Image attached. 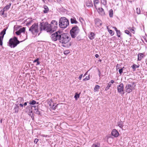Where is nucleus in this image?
Listing matches in <instances>:
<instances>
[{"label": "nucleus", "mask_w": 147, "mask_h": 147, "mask_svg": "<svg viewBox=\"0 0 147 147\" xmlns=\"http://www.w3.org/2000/svg\"><path fill=\"white\" fill-rule=\"evenodd\" d=\"M124 68V67H123L121 69H119V74L120 75L121 74L123 73V69Z\"/></svg>", "instance_id": "35"}, {"label": "nucleus", "mask_w": 147, "mask_h": 147, "mask_svg": "<svg viewBox=\"0 0 147 147\" xmlns=\"http://www.w3.org/2000/svg\"><path fill=\"white\" fill-rule=\"evenodd\" d=\"M38 140L36 138L34 140V143L36 144L37 143V142H38Z\"/></svg>", "instance_id": "44"}, {"label": "nucleus", "mask_w": 147, "mask_h": 147, "mask_svg": "<svg viewBox=\"0 0 147 147\" xmlns=\"http://www.w3.org/2000/svg\"><path fill=\"white\" fill-rule=\"evenodd\" d=\"M33 115V113L32 111H31L30 112H29V115L31 116L32 115Z\"/></svg>", "instance_id": "45"}, {"label": "nucleus", "mask_w": 147, "mask_h": 147, "mask_svg": "<svg viewBox=\"0 0 147 147\" xmlns=\"http://www.w3.org/2000/svg\"><path fill=\"white\" fill-rule=\"evenodd\" d=\"M99 3L98 0H94V3L95 7H96V5Z\"/></svg>", "instance_id": "33"}, {"label": "nucleus", "mask_w": 147, "mask_h": 147, "mask_svg": "<svg viewBox=\"0 0 147 147\" xmlns=\"http://www.w3.org/2000/svg\"><path fill=\"white\" fill-rule=\"evenodd\" d=\"M29 104L34 105L36 103V102L34 100H30L29 102Z\"/></svg>", "instance_id": "29"}, {"label": "nucleus", "mask_w": 147, "mask_h": 147, "mask_svg": "<svg viewBox=\"0 0 147 147\" xmlns=\"http://www.w3.org/2000/svg\"><path fill=\"white\" fill-rule=\"evenodd\" d=\"M117 34V36L118 37H120V34H121V32L120 30H117L116 32Z\"/></svg>", "instance_id": "36"}, {"label": "nucleus", "mask_w": 147, "mask_h": 147, "mask_svg": "<svg viewBox=\"0 0 147 147\" xmlns=\"http://www.w3.org/2000/svg\"><path fill=\"white\" fill-rule=\"evenodd\" d=\"M60 1V0H57V1Z\"/></svg>", "instance_id": "62"}, {"label": "nucleus", "mask_w": 147, "mask_h": 147, "mask_svg": "<svg viewBox=\"0 0 147 147\" xmlns=\"http://www.w3.org/2000/svg\"><path fill=\"white\" fill-rule=\"evenodd\" d=\"M27 103H29V102H25L24 103L23 105V106L24 107L27 105Z\"/></svg>", "instance_id": "47"}, {"label": "nucleus", "mask_w": 147, "mask_h": 147, "mask_svg": "<svg viewBox=\"0 0 147 147\" xmlns=\"http://www.w3.org/2000/svg\"><path fill=\"white\" fill-rule=\"evenodd\" d=\"M103 3L104 5H105L106 4V1H105V0H104Z\"/></svg>", "instance_id": "52"}, {"label": "nucleus", "mask_w": 147, "mask_h": 147, "mask_svg": "<svg viewBox=\"0 0 147 147\" xmlns=\"http://www.w3.org/2000/svg\"><path fill=\"white\" fill-rule=\"evenodd\" d=\"M29 31L33 34L38 33V24L37 23L33 24L29 28Z\"/></svg>", "instance_id": "7"}, {"label": "nucleus", "mask_w": 147, "mask_h": 147, "mask_svg": "<svg viewBox=\"0 0 147 147\" xmlns=\"http://www.w3.org/2000/svg\"><path fill=\"white\" fill-rule=\"evenodd\" d=\"M38 104V102H37V104Z\"/></svg>", "instance_id": "64"}, {"label": "nucleus", "mask_w": 147, "mask_h": 147, "mask_svg": "<svg viewBox=\"0 0 147 147\" xmlns=\"http://www.w3.org/2000/svg\"><path fill=\"white\" fill-rule=\"evenodd\" d=\"M136 12L137 13L139 14L140 13L141 11L140 8H136Z\"/></svg>", "instance_id": "40"}, {"label": "nucleus", "mask_w": 147, "mask_h": 147, "mask_svg": "<svg viewBox=\"0 0 147 147\" xmlns=\"http://www.w3.org/2000/svg\"><path fill=\"white\" fill-rule=\"evenodd\" d=\"M67 33H61L60 38H59V42L62 43L66 44L71 39L70 37L69 36Z\"/></svg>", "instance_id": "2"}, {"label": "nucleus", "mask_w": 147, "mask_h": 147, "mask_svg": "<svg viewBox=\"0 0 147 147\" xmlns=\"http://www.w3.org/2000/svg\"><path fill=\"white\" fill-rule=\"evenodd\" d=\"M109 15L110 17H112L113 16V10L112 9H111L109 11Z\"/></svg>", "instance_id": "30"}, {"label": "nucleus", "mask_w": 147, "mask_h": 147, "mask_svg": "<svg viewBox=\"0 0 147 147\" xmlns=\"http://www.w3.org/2000/svg\"><path fill=\"white\" fill-rule=\"evenodd\" d=\"M25 30V27H23L22 28H20L18 30L21 33L22 32H24Z\"/></svg>", "instance_id": "31"}, {"label": "nucleus", "mask_w": 147, "mask_h": 147, "mask_svg": "<svg viewBox=\"0 0 147 147\" xmlns=\"http://www.w3.org/2000/svg\"><path fill=\"white\" fill-rule=\"evenodd\" d=\"M80 94V93L79 94H78L77 93H76L74 97L76 100H77L79 98Z\"/></svg>", "instance_id": "32"}, {"label": "nucleus", "mask_w": 147, "mask_h": 147, "mask_svg": "<svg viewBox=\"0 0 147 147\" xmlns=\"http://www.w3.org/2000/svg\"><path fill=\"white\" fill-rule=\"evenodd\" d=\"M31 118H32V119H33L34 118V117L33 116H31Z\"/></svg>", "instance_id": "59"}, {"label": "nucleus", "mask_w": 147, "mask_h": 147, "mask_svg": "<svg viewBox=\"0 0 147 147\" xmlns=\"http://www.w3.org/2000/svg\"><path fill=\"white\" fill-rule=\"evenodd\" d=\"M117 90L118 92L122 94H124V92L123 85L122 83L120 84L117 87Z\"/></svg>", "instance_id": "10"}, {"label": "nucleus", "mask_w": 147, "mask_h": 147, "mask_svg": "<svg viewBox=\"0 0 147 147\" xmlns=\"http://www.w3.org/2000/svg\"><path fill=\"white\" fill-rule=\"evenodd\" d=\"M95 34L92 32H91L89 35V37L91 40H92L94 38Z\"/></svg>", "instance_id": "19"}, {"label": "nucleus", "mask_w": 147, "mask_h": 147, "mask_svg": "<svg viewBox=\"0 0 147 147\" xmlns=\"http://www.w3.org/2000/svg\"><path fill=\"white\" fill-rule=\"evenodd\" d=\"M4 11V10L3 9V10H1V12H2V15H3L4 14V11Z\"/></svg>", "instance_id": "49"}, {"label": "nucleus", "mask_w": 147, "mask_h": 147, "mask_svg": "<svg viewBox=\"0 0 147 147\" xmlns=\"http://www.w3.org/2000/svg\"><path fill=\"white\" fill-rule=\"evenodd\" d=\"M19 106L17 104H15L13 109V111L15 113H17L19 111Z\"/></svg>", "instance_id": "15"}, {"label": "nucleus", "mask_w": 147, "mask_h": 147, "mask_svg": "<svg viewBox=\"0 0 147 147\" xmlns=\"http://www.w3.org/2000/svg\"><path fill=\"white\" fill-rule=\"evenodd\" d=\"M50 25L53 32L56 30L57 28L58 23L55 20H53L51 22Z\"/></svg>", "instance_id": "9"}, {"label": "nucleus", "mask_w": 147, "mask_h": 147, "mask_svg": "<svg viewBox=\"0 0 147 147\" xmlns=\"http://www.w3.org/2000/svg\"><path fill=\"white\" fill-rule=\"evenodd\" d=\"M1 122H2V120H1Z\"/></svg>", "instance_id": "63"}, {"label": "nucleus", "mask_w": 147, "mask_h": 147, "mask_svg": "<svg viewBox=\"0 0 147 147\" xmlns=\"http://www.w3.org/2000/svg\"><path fill=\"white\" fill-rule=\"evenodd\" d=\"M18 99H19L22 102H23V99H22L21 97L19 98Z\"/></svg>", "instance_id": "50"}, {"label": "nucleus", "mask_w": 147, "mask_h": 147, "mask_svg": "<svg viewBox=\"0 0 147 147\" xmlns=\"http://www.w3.org/2000/svg\"><path fill=\"white\" fill-rule=\"evenodd\" d=\"M49 1H50L51 0H47Z\"/></svg>", "instance_id": "60"}, {"label": "nucleus", "mask_w": 147, "mask_h": 147, "mask_svg": "<svg viewBox=\"0 0 147 147\" xmlns=\"http://www.w3.org/2000/svg\"><path fill=\"white\" fill-rule=\"evenodd\" d=\"M44 10H43V12L44 13H48L49 11V9L48 7L46 5H44L43 6Z\"/></svg>", "instance_id": "17"}, {"label": "nucleus", "mask_w": 147, "mask_h": 147, "mask_svg": "<svg viewBox=\"0 0 147 147\" xmlns=\"http://www.w3.org/2000/svg\"><path fill=\"white\" fill-rule=\"evenodd\" d=\"M112 136L115 137H117L119 135V133L115 129H113L111 132Z\"/></svg>", "instance_id": "14"}, {"label": "nucleus", "mask_w": 147, "mask_h": 147, "mask_svg": "<svg viewBox=\"0 0 147 147\" xmlns=\"http://www.w3.org/2000/svg\"><path fill=\"white\" fill-rule=\"evenodd\" d=\"M118 126L121 128H122L123 127V122L122 121H120L118 123Z\"/></svg>", "instance_id": "22"}, {"label": "nucleus", "mask_w": 147, "mask_h": 147, "mask_svg": "<svg viewBox=\"0 0 147 147\" xmlns=\"http://www.w3.org/2000/svg\"><path fill=\"white\" fill-rule=\"evenodd\" d=\"M82 74H81L80 75L79 77V79L80 80L82 77Z\"/></svg>", "instance_id": "48"}, {"label": "nucleus", "mask_w": 147, "mask_h": 147, "mask_svg": "<svg viewBox=\"0 0 147 147\" xmlns=\"http://www.w3.org/2000/svg\"><path fill=\"white\" fill-rule=\"evenodd\" d=\"M128 30H130V31L131 32L134 34L135 33V31L132 28H131V27H130L128 28Z\"/></svg>", "instance_id": "37"}, {"label": "nucleus", "mask_w": 147, "mask_h": 147, "mask_svg": "<svg viewBox=\"0 0 147 147\" xmlns=\"http://www.w3.org/2000/svg\"><path fill=\"white\" fill-rule=\"evenodd\" d=\"M61 32L58 31L55 33L53 34L51 36V37L52 40L53 41H56L57 40H59V38H60Z\"/></svg>", "instance_id": "8"}, {"label": "nucleus", "mask_w": 147, "mask_h": 147, "mask_svg": "<svg viewBox=\"0 0 147 147\" xmlns=\"http://www.w3.org/2000/svg\"><path fill=\"white\" fill-rule=\"evenodd\" d=\"M15 33L18 35H20L21 33L19 30L16 32Z\"/></svg>", "instance_id": "42"}, {"label": "nucleus", "mask_w": 147, "mask_h": 147, "mask_svg": "<svg viewBox=\"0 0 147 147\" xmlns=\"http://www.w3.org/2000/svg\"><path fill=\"white\" fill-rule=\"evenodd\" d=\"M95 23L96 25L98 27L101 26L102 25L101 21L98 18L95 19Z\"/></svg>", "instance_id": "12"}, {"label": "nucleus", "mask_w": 147, "mask_h": 147, "mask_svg": "<svg viewBox=\"0 0 147 147\" xmlns=\"http://www.w3.org/2000/svg\"><path fill=\"white\" fill-rule=\"evenodd\" d=\"M95 56L96 57L98 58L99 57V55L98 54H96L95 55Z\"/></svg>", "instance_id": "54"}, {"label": "nucleus", "mask_w": 147, "mask_h": 147, "mask_svg": "<svg viewBox=\"0 0 147 147\" xmlns=\"http://www.w3.org/2000/svg\"><path fill=\"white\" fill-rule=\"evenodd\" d=\"M39 60V59L38 58H37L36 59H35L33 61L34 63H35L36 62H37Z\"/></svg>", "instance_id": "46"}, {"label": "nucleus", "mask_w": 147, "mask_h": 147, "mask_svg": "<svg viewBox=\"0 0 147 147\" xmlns=\"http://www.w3.org/2000/svg\"><path fill=\"white\" fill-rule=\"evenodd\" d=\"M139 65H138L135 64H134L132 66V68L134 69V71L135 70L136 68H138L139 67Z\"/></svg>", "instance_id": "25"}, {"label": "nucleus", "mask_w": 147, "mask_h": 147, "mask_svg": "<svg viewBox=\"0 0 147 147\" xmlns=\"http://www.w3.org/2000/svg\"><path fill=\"white\" fill-rule=\"evenodd\" d=\"M3 37L0 36V45L2 46L3 45L2 41L3 40Z\"/></svg>", "instance_id": "34"}, {"label": "nucleus", "mask_w": 147, "mask_h": 147, "mask_svg": "<svg viewBox=\"0 0 147 147\" xmlns=\"http://www.w3.org/2000/svg\"><path fill=\"white\" fill-rule=\"evenodd\" d=\"M92 147H100V146L99 145L96 144H93Z\"/></svg>", "instance_id": "39"}, {"label": "nucleus", "mask_w": 147, "mask_h": 147, "mask_svg": "<svg viewBox=\"0 0 147 147\" xmlns=\"http://www.w3.org/2000/svg\"><path fill=\"white\" fill-rule=\"evenodd\" d=\"M119 67V64H117V66H116L117 69V67Z\"/></svg>", "instance_id": "58"}, {"label": "nucleus", "mask_w": 147, "mask_h": 147, "mask_svg": "<svg viewBox=\"0 0 147 147\" xmlns=\"http://www.w3.org/2000/svg\"><path fill=\"white\" fill-rule=\"evenodd\" d=\"M98 71H99L98 75H99V76L100 77V76L101 73H100V71L99 70Z\"/></svg>", "instance_id": "57"}, {"label": "nucleus", "mask_w": 147, "mask_h": 147, "mask_svg": "<svg viewBox=\"0 0 147 147\" xmlns=\"http://www.w3.org/2000/svg\"><path fill=\"white\" fill-rule=\"evenodd\" d=\"M6 30V29L4 28L0 32V34L1 35V36L2 37H4V35L5 34Z\"/></svg>", "instance_id": "20"}, {"label": "nucleus", "mask_w": 147, "mask_h": 147, "mask_svg": "<svg viewBox=\"0 0 147 147\" xmlns=\"http://www.w3.org/2000/svg\"><path fill=\"white\" fill-rule=\"evenodd\" d=\"M110 82V84H113L114 82V81L113 80H111V82Z\"/></svg>", "instance_id": "53"}, {"label": "nucleus", "mask_w": 147, "mask_h": 147, "mask_svg": "<svg viewBox=\"0 0 147 147\" xmlns=\"http://www.w3.org/2000/svg\"><path fill=\"white\" fill-rule=\"evenodd\" d=\"M144 57V55L143 53H140L138 54V61H140Z\"/></svg>", "instance_id": "16"}, {"label": "nucleus", "mask_w": 147, "mask_h": 147, "mask_svg": "<svg viewBox=\"0 0 147 147\" xmlns=\"http://www.w3.org/2000/svg\"><path fill=\"white\" fill-rule=\"evenodd\" d=\"M97 11L102 16H104L105 15L104 11L102 7L98 8Z\"/></svg>", "instance_id": "11"}, {"label": "nucleus", "mask_w": 147, "mask_h": 147, "mask_svg": "<svg viewBox=\"0 0 147 147\" xmlns=\"http://www.w3.org/2000/svg\"><path fill=\"white\" fill-rule=\"evenodd\" d=\"M107 29L108 30V31H109V33L110 34L111 36H113L114 34V33L113 32V31L109 29V28L107 26Z\"/></svg>", "instance_id": "26"}, {"label": "nucleus", "mask_w": 147, "mask_h": 147, "mask_svg": "<svg viewBox=\"0 0 147 147\" xmlns=\"http://www.w3.org/2000/svg\"><path fill=\"white\" fill-rule=\"evenodd\" d=\"M70 21L71 23L72 24H76L78 23V22L76 20V18L74 17L71 18L70 19Z\"/></svg>", "instance_id": "18"}, {"label": "nucleus", "mask_w": 147, "mask_h": 147, "mask_svg": "<svg viewBox=\"0 0 147 147\" xmlns=\"http://www.w3.org/2000/svg\"><path fill=\"white\" fill-rule=\"evenodd\" d=\"M100 86L99 85H97L95 86L94 88V92L98 91V89L100 88Z\"/></svg>", "instance_id": "27"}, {"label": "nucleus", "mask_w": 147, "mask_h": 147, "mask_svg": "<svg viewBox=\"0 0 147 147\" xmlns=\"http://www.w3.org/2000/svg\"><path fill=\"white\" fill-rule=\"evenodd\" d=\"M40 62L38 61L37 62V64H36V65H39L40 64Z\"/></svg>", "instance_id": "56"}, {"label": "nucleus", "mask_w": 147, "mask_h": 147, "mask_svg": "<svg viewBox=\"0 0 147 147\" xmlns=\"http://www.w3.org/2000/svg\"><path fill=\"white\" fill-rule=\"evenodd\" d=\"M125 33H126V34H127L128 35H129L130 34V32H129V31L127 30H125Z\"/></svg>", "instance_id": "41"}, {"label": "nucleus", "mask_w": 147, "mask_h": 147, "mask_svg": "<svg viewBox=\"0 0 147 147\" xmlns=\"http://www.w3.org/2000/svg\"><path fill=\"white\" fill-rule=\"evenodd\" d=\"M69 21L65 17H61L59 20V26L60 28H65L69 25Z\"/></svg>", "instance_id": "3"}, {"label": "nucleus", "mask_w": 147, "mask_h": 147, "mask_svg": "<svg viewBox=\"0 0 147 147\" xmlns=\"http://www.w3.org/2000/svg\"><path fill=\"white\" fill-rule=\"evenodd\" d=\"M111 84H110V82H109V83L108 84L107 86L105 88V90L106 91H107L109 90V88L111 86Z\"/></svg>", "instance_id": "28"}, {"label": "nucleus", "mask_w": 147, "mask_h": 147, "mask_svg": "<svg viewBox=\"0 0 147 147\" xmlns=\"http://www.w3.org/2000/svg\"><path fill=\"white\" fill-rule=\"evenodd\" d=\"M33 107V106H32ZM33 107H34L35 108H36V106H33ZM34 112L35 113L37 114L40 115V113L38 109H37L35 108L34 109Z\"/></svg>", "instance_id": "24"}, {"label": "nucleus", "mask_w": 147, "mask_h": 147, "mask_svg": "<svg viewBox=\"0 0 147 147\" xmlns=\"http://www.w3.org/2000/svg\"><path fill=\"white\" fill-rule=\"evenodd\" d=\"M40 25V33L43 30H45L47 32H52L50 24H49L47 22H41Z\"/></svg>", "instance_id": "1"}, {"label": "nucleus", "mask_w": 147, "mask_h": 147, "mask_svg": "<svg viewBox=\"0 0 147 147\" xmlns=\"http://www.w3.org/2000/svg\"><path fill=\"white\" fill-rule=\"evenodd\" d=\"M48 104L49 105L50 107L51 108H52L54 110L56 109V106H55L54 103L52 102V100L51 99L48 102Z\"/></svg>", "instance_id": "13"}, {"label": "nucleus", "mask_w": 147, "mask_h": 147, "mask_svg": "<svg viewBox=\"0 0 147 147\" xmlns=\"http://www.w3.org/2000/svg\"><path fill=\"white\" fill-rule=\"evenodd\" d=\"M114 29H115V31H116V32H117V30H118L117 29V28L116 27H114Z\"/></svg>", "instance_id": "55"}, {"label": "nucleus", "mask_w": 147, "mask_h": 147, "mask_svg": "<svg viewBox=\"0 0 147 147\" xmlns=\"http://www.w3.org/2000/svg\"><path fill=\"white\" fill-rule=\"evenodd\" d=\"M89 77L86 76L85 78L83 79V80L84 81L87 80H89Z\"/></svg>", "instance_id": "43"}, {"label": "nucleus", "mask_w": 147, "mask_h": 147, "mask_svg": "<svg viewBox=\"0 0 147 147\" xmlns=\"http://www.w3.org/2000/svg\"><path fill=\"white\" fill-rule=\"evenodd\" d=\"M136 86L134 82H131L129 84H127L126 85L125 89V91L127 93H129L131 92L132 90L134 89Z\"/></svg>", "instance_id": "6"}, {"label": "nucleus", "mask_w": 147, "mask_h": 147, "mask_svg": "<svg viewBox=\"0 0 147 147\" xmlns=\"http://www.w3.org/2000/svg\"><path fill=\"white\" fill-rule=\"evenodd\" d=\"M20 43V42L18 40L17 38L14 36L13 38H11L9 39L8 45L11 48H14Z\"/></svg>", "instance_id": "4"}, {"label": "nucleus", "mask_w": 147, "mask_h": 147, "mask_svg": "<svg viewBox=\"0 0 147 147\" xmlns=\"http://www.w3.org/2000/svg\"><path fill=\"white\" fill-rule=\"evenodd\" d=\"M11 3H9V4L8 5H6L3 8V10H4V11H5L8 10V9L11 6Z\"/></svg>", "instance_id": "21"}, {"label": "nucleus", "mask_w": 147, "mask_h": 147, "mask_svg": "<svg viewBox=\"0 0 147 147\" xmlns=\"http://www.w3.org/2000/svg\"><path fill=\"white\" fill-rule=\"evenodd\" d=\"M80 29L77 26L73 27L70 31V34L72 38H75L78 35Z\"/></svg>", "instance_id": "5"}, {"label": "nucleus", "mask_w": 147, "mask_h": 147, "mask_svg": "<svg viewBox=\"0 0 147 147\" xmlns=\"http://www.w3.org/2000/svg\"><path fill=\"white\" fill-rule=\"evenodd\" d=\"M86 5L88 7H91L93 6V4L92 2H90L89 1H88L86 3Z\"/></svg>", "instance_id": "23"}, {"label": "nucleus", "mask_w": 147, "mask_h": 147, "mask_svg": "<svg viewBox=\"0 0 147 147\" xmlns=\"http://www.w3.org/2000/svg\"><path fill=\"white\" fill-rule=\"evenodd\" d=\"M85 75H86V74L84 75L83 77H84Z\"/></svg>", "instance_id": "61"}, {"label": "nucleus", "mask_w": 147, "mask_h": 147, "mask_svg": "<svg viewBox=\"0 0 147 147\" xmlns=\"http://www.w3.org/2000/svg\"><path fill=\"white\" fill-rule=\"evenodd\" d=\"M70 53V51L69 50H66L64 51V53L65 55H67Z\"/></svg>", "instance_id": "38"}, {"label": "nucleus", "mask_w": 147, "mask_h": 147, "mask_svg": "<svg viewBox=\"0 0 147 147\" xmlns=\"http://www.w3.org/2000/svg\"><path fill=\"white\" fill-rule=\"evenodd\" d=\"M19 105L21 107H22V108L24 106L22 104L20 103L19 104Z\"/></svg>", "instance_id": "51"}]
</instances>
